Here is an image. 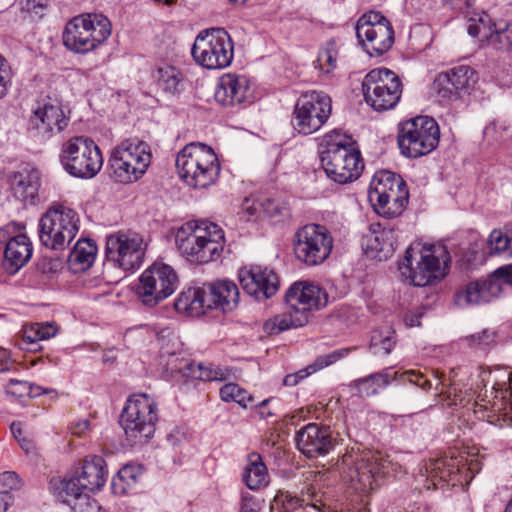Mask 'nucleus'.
Wrapping results in <instances>:
<instances>
[{
    "label": "nucleus",
    "mask_w": 512,
    "mask_h": 512,
    "mask_svg": "<svg viewBox=\"0 0 512 512\" xmlns=\"http://www.w3.org/2000/svg\"><path fill=\"white\" fill-rule=\"evenodd\" d=\"M489 253L512 257V238L500 230H493L488 240Z\"/></svg>",
    "instance_id": "47"
},
{
    "label": "nucleus",
    "mask_w": 512,
    "mask_h": 512,
    "mask_svg": "<svg viewBox=\"0 0 512 512\" xmlns=\"http://www.w3.org/2000/svg\"><path fill=\"white\" fill-rule=\"evenodd\" d=\"M97 254V246L89 239H79L68 257V267L73 273L88 270Z\"/></svg>",
    "instance_id": "35"
},
{
    "label": "nucleus",
    "mask_w": 512,
    "mask_h": 512,
    "mask_svg": "<svg viewBox=\"0 0 512 512\" xmlns=\"http://www.w3.org/2000/svg\"><path fill=\"white\" fill-rule=\"evenodd\" d=\"M20 485L19 478L15 472L5 471L0 474V486L5 489H15Z\"/></svg>",
    "instance_id": "53"
},
{
    "label": "nucleus",
    "mask_w": 512,
    "mask_h": 512,
    "mask_svg": "<svg viewBox=\"0 0 512 512\" xmlns=\"http://www.w3.org/2000/svg\"><path fill=\"white\" fill-rule=\"evenodd\" d=\"M60 161L71 176L83 179L95 177L103 166V156L97 144L85 136H74L62 144Z\"/></svg>",
    "instance_id": "12"
},
{
    "label": "nucleus",
    "mask_w": 512,
    "mask_h": 512,
    "mask_svg": "<svg viewBox=\"0 0 512 512\" xmlns=\"http://www.w3.org/2000/svg\"><path fill=\"white\" fill-rule=\"evenodd\" d=\"M154 77L159 87L168 93H176L182 81L181 72L177 68L169 65L158 67L154 73Z\"/></svg>",
    "instance_id": "41"
},
{
    "label": "nucleus",
    "mask_w": 512,
    "mask_h": 512,
    "mask_svg": "<svg viewBox=\"0 0 512 512\" xmlns=\"http://www.w3.org/2000/svg\"><path fill=\"white\" fill-rule=\"evenodd\" d=\"M362 92L368 106L383 112L393 109L399 103L403 84L394 71L384 67L376 68L365 75Z\"/></svg>",
    "instance_id": "14"
},
{
    "label": "nucleus",
    "mask_w": 512,
    "mask_h": 512,
    "mask_svg": "<svg viewBox=\"0 0 512 512\" xmlns=\"http://www.w3.org/2000/svg\"><path fill=\"white\" fill-rule=\"evenodd\" d=\"M440 130L437 122L428 116H418L399 123L397 143L407 158L429 154L439 144Z\"/></svg>",
    "instance_id": "11"
},
{
    "label": "nucleus",
    "mask_w": 512,
    "mask_h": 512,
    "mask_svg": "<svg viewBox=\"0 0 512 512\" xmlns=\"http://www.w3.org/2000/svg\"><path fill=\"white\" fill-rule=\"evenodd\" d=\"M468 34L474 38H478L481 42L487 41L489 43V37L491 36V28L486 25L483 18L479 20H472L468 24Z\"/></svg>",
    "instance_id": "49"
},
{
    "label": "nucleus",
    "mask_w": 512,
    "mask_h": 512,
    "mask_svg": "<svg viewBox=\"0 0 512 512\" xmlns=\"http://www.w3.org/2000/svg\"><path fill=\"white\" fill-rule=\"evenodd\" d=\"M356 36L370 56H381L394 44L391 22L379 11L364 13L356 23Z\"/></svg>",
    "instance_id": "15"
},
{
    "label": "nucleus",
    "mask_w": 512,
    "mask_h": 512,
    "mask_svg": "<svg viewBox=\"0 0 512 512\" xmlns=\"http://www.w3.org/2000/svg\"><path fill=\"white\" fill-rule=\"evenodd\" d=\"M175 165L179 177L188 186L199 189L213 185L221 170L213 148L201 142L185 145L177 153Z\"/></svg>",
    "instance_id": "4"
},
{
    "label": "nucleus",
    "mask_w": 512,
    "mask_h": 512,
    "mask_svg": "<svg viewBox=\"0 0 512 512\" xmlns=\"http://www.w3.org/2000/svg\"><path fill=\"white\" fill-rule=\"evenodd\" d=\"M240 512H257L255 502L251 499H244L241 503Z\"/></svg>",
    "instance_id": "63"
},
{
    "label": "nucleus",
    "mask_w": 512,
    "mask_h": 512,
    "mask_svg": "<svg viewBox=\"0 0 512 512\" xmlns=\"http://www.w3.org/2000/svg\"><path fill=\"white\" fill-rule=\"evenodd\" d=\"M55 495L60 502L75 511L90 512L94 509L87 489L82 487V483L75 475L61 480L55 487Z\"/></svg>",
    "instance_id": "27"
},
{
    "label": "nucleus",
    "mask_w": 512,
    "mask_h": 512,
    "mask_svg": "<svg viewBox=\"0 0 512 512\" xmlns=\"http://www.w3.org/2000/svg\"><path fill=\"white\" fill-rule=\"evenodd\" d=\"M39 186V172L36 169H23L13 173L10 177L11 191L23 203H34Z\"/></svg>",
    "instance_id": "31"
},
{
    "label": "nucleus",
    "mask_w": 512,
    "mask_h": 512,
    "mask_svg": "<svg viewBox=\"0 0 512 512\" xmlns=\"http://www.w3.org/2000/svg\"><path fill=\"white\" fill-rule=\"evenodd\" d=\"M219 393L223 401L235 402L243 408H246L253 401V396L236 383L223 385Z\"/></svg>",
    "instance_id": "45"
},
{
    "label": "nucleus",
    "mask_w": 512,
    "mask_h": 512,
    "mask_svg": "<svg viewBox=\"0 0 512 512\" xmlns=\"http://www.w3.org/2000/svg\"><path fill=\"white\" fill-rule=\"evenodd\" d=\"M261 205L263 207L264 213L269 217H273L281 213L280 206L274 200L267 199Z\"/></svg>",
    "instance_id": "56"
},
{
    "label": "nucleus",
    "mask_w": 512,
    "mask_h": 512,
    "mask_svg": "<svg viewBox=\"0 0 512 512\" xmlns=\"http://www.w3.org/2000/svg\"><path fill=\"white\" fill-rule=\"evenodd\" d=\"M396 344L395 332L389 328L376 330L370 340V350L374 355H388Z\"/></svg>",
    "instance_id": "42"
},
{
    "label": "nucleus",
    "mask_w": 512,
    "mask_h": 512,
    "mask_svg": "<svg viewBox=\"0 0 512 512\" xmlns=\"http://www.w3.org/2000/svg\"><path fill=\"white\" fill-rule=\"evenodd\" d=\"M89 428V423L87 421H81L78 422L73 428L72 433L76 435H82L85 433Z\"/></svg>",
    "instance_id": "64"
},
{
    "label": "nucleus",
    "mask_w": 512,
    "mask_h": 512,
    "mask_svg": "<svg viewBox=\"0 0 512 512\" xmlns=\"http://www.w3.org/2000/svg\"><path fill=\"white\" fill-rule=\"evenodd\" d=\"M205 285L203 287H191L179 294L174 307L178 312L190 316L204 314L208 308Z\"/></svg>",
    "instance_id": "33"
},
{
    "label": "nucleus",
    "mask_w": 512,
    "mask_h": 512,
    "mask_svg": "<svg viewBox=\"0 0 512 512\" xmlns=\"http://www.w3.org/2000/svg\"><path fill=\"white\" fill-rule=\"evenodd\" d=\"M474 70L468 66H458L436 78L438 94L443 99H451L461 92H467L475 83Z\"/></svg>",
    "instance_id": "26"
},
{
    "label": "nucleus",
    "mask_w": 512,
    "mask_h": 512,
    "mask_svg": "<svg viewBox=\"0 0 512 512\" xmlns=\"http://www.w3.org/2000/svg\"><path fill=\"white\" fill-rule=\"evenodd\" d=\"M191 54L194 61L205 69H223L233 60V41L223 28L207 29L196 36Z\"/></svg>",
    "instance_id": "13"
},
{
    "label": "nucleus",
    "mask_w": 512,
    "mask_h": 512,
    "mask_svg": "<svg viewBox=\"0 0 512 512\" xmlns=\"http://www.w3.org/2000/svg\"><path fill=\"white\" fill-rule=\"evenodd\" d=\"M194 377L202 381H223L229 376L226 368L212 363H200L194 372Z\"/></svg>",
    "instance_id": "48"
},
{
    "label": "nucleus",
    "mask_w": 512,
    "mask_h": 512,
    "mask_svg": "<svg viewBox=\"0 0 512 512\" xmlns=\"http://www.w3.org/2000/svg\"><path fill=\"white\" fill-rule=\"evenodd\" d=\"M69 122L60 103L51 99L39 102L29 118L30 128L42 139L63 131Z\"/></svg>",
    "instance_id": "21"
},
{
    "label": "nucleus",
    "mask_w": 512,
    "mask_h": 512,
    "mask_svg": "<svg viewBox=\"0 0 512 512\" xmlns=\"http://www.w3.org/2000/svg\"><path fill=\"white\" fill-rule=\"evenodd\" d=\"M333 248V237L322 225L308 224L295 234L294 252L298 260L309 266L323 263Z\"/></svg>",
    "instance_id": "19"
},
{
    "label": "nucleus",
    "mask_w": 512,
    "mask_h": 512,
    "mask_svg": "<svg viewBox=\"0 0 512 512\" xmlns=\"http://www.w3.org/2000/svg\"><path fill=\"white\" fill-rule=\"evenodd\" d=\"M208 308L220 309L223 312L232 311L238 304L239 290L237 285L229 280H220L205 285Z\"/></svg>",
    "instance_id": "28"
},
{
    "label": "nucleus",
    "mask_w": 512,
    "mask_h": 512,
    "mask_svg": "<svg viewBox=\"0 0 512 512\" xmlns=\"http://www.w3.org/2000/svg\"><path fill=\"white\" fill-rule=\"evenodd\" d=\"M366 251L373 257H388L393 254L397 246L396 231L391 226H382L380 223L371 226L366 236Z\"/></svg>",
    "instance_id": "29"
},
{
    "label": "nucleus",
    "mask_w": 512,
    "mask_h": 512,
    "mask_svg": "<svg viewBox=\"0 0 512 512\" xmlns=\"http://www.w3.org/2000/svg\"><path fill=\"white\" fill-rule=\"evenodd\" d=\"M404 380L420 387L422 390L428 391L432 387L431 381L420 371L408 370L400 375Z\"/></svg>",
    "instance_id": "50"
},
{
    "label": "nucleus",
    "mask_w": 512,
    "mask_h": 512,
    "mask_svg": "<svg viewBox=\"0 0 512 512\" xmlns=\"http://www.w3.org/2000/svg\"><path fill=\"white\" fill-rule=\"evenodd\" d=\"M298 449L307 457L325 455L332 447L329 430L316 423H309L296 436Z\"/></svg>",
    "instance_id": "25"
},
{
    "label": "nucleus",
    "mask_w": 512,
    "mask_h": 512,
    "mask_svg": "<svg viewBox=\"0 0 512 512\" xmlns=\"http://www.w3.org/2000/svg\"><path fill=\"white\" fill-rule=\"evenodd\" d=\"M426 470L431 478L448 482L459 469L452 458H439L432 460Z\"/></svg>",
    "instance_id": "43"
},
{
    "label": "nucleus",
    "mask_w": 512,
    "mask_h": 512,
    "mask_svg": "<svg viewBox=\"0 0 512 512\" xmlns=\"http://www.w3.org/2000/svg\"><path fill=\"white\" fill-rule=\"evenodd\" d=\"M53 390H49V389H44L42 388L41 386H38V385H35V384H32L30 383V388H29V394H28V397H38L42 394H46V393H50L52 392Z\"/></svg>",
    "instance_id": "59"
},
{
    "label": "nucleus",
    "mask_w": 512,
    "mask_h": 512,
    "mask_svg": "<svg viewBox=\"0 0 512 512\" xmlns=\"http://www.w3.org/2000/svg\"><path fill=\"white\" fill-rule=\"evenodd\" d=\"M152 153L148 143L138 138H127L111 151L109 167L111 177L117 183L138 181L151 163Z\"/></svg>",
    "instance_id": "5"
},
{
    "label": "nucleus",
    "mask_w": 512,
    "mask_h": 512,
    "mask_svg": "<svg viewBox=\"0 0 512 512\" xmlns=\"http://www.w3.org/2000/svg\"><path fill=\"white\" fill-rule=\"evenodd\" d=\"M242 289L257 300H264L275 295L279 289L277 274L268 267L251 265L239 270Z\"/></svg>",
    "instance_id": "22"
},
{
    "label": "nucleus",
    "mask_w": 512,
    "mask_h": 512,
    "mask_svg": "<svg viewBox=\"0 0 512 512\" xmlns=\"http://www.w3.org/2000/svg\"><path fill=\"white\" fill-rule=\"evenodd\" d=\"M332 111L331 98L318 91L302 94L293 112V126L299 134L310 135L318 131Z\"/></svg>",
    "instance_id": "17"
},
{
    "label": "nucleus",
    "mask_w": 512,
    "mask_h": 512,
    "mask_svg": "<svg viewBox=\"0 0 512 512\" xmlns=\"http://www.w3.org/2000/svg\"><path fill=\"white\" fill-rule=\"evenodd\" d=\"M177 285L178 277L174 269L156 262L141 274L136 292L144 305L154 307L171 296Z\"/></svg>",
    "instance_id": "16"
},
{
    "label": "nucleus",
    "mask_w": 512,
    "mask_h": 512,
    "mask_svg": "<svg viewBox=\"0 0 512 512\" xmlns=\"http://www.w3.org/2000/svg\"><path fill=\"white\" fill-rule=\"evenodd\" d=\"M175 241L179 252L189 262L206 264L220 258L225 236L217 224L207 220H196L179 227Z\"/></svg>",
    "instance_id": "3"
},
{
    "label": "nucleus",
    "mask_w": 512,
    "mask_h": 512,
    "mask_svg": "<svg viewBox=\"0 0 512 512\" xmlns=\"http://www.w3.org/2000/svg\"><path fill=\"white\" fill-rule=\"evenodd\" d=\"M422 317V312H410L407 313L404 317V321L409 327H416L420 325V318Z\"/></svg>",
    "instance_id": "57"
},
{
    "label": "nucleus",
    "mask_w": 512,
    "mask_h": 512,
    "mask_svg": "<svg viewBox=\"0 0 512 512\" xmlns=\"http://www.w3.org/2000/svg\"><path fill=\"white\" fill-rule=\"evenodd\" d=\"M398 372L391 373L389 369L371 374L353 382L354 388L362 397H372L385 389L393 380L397 379Z\"/></svg>",
    "instance_id": "36"
},
{
    "label": "nucleus",
    "mask_w": 512,
    "mask_h": 512,
    "mask_svg": "<svg viewBox=\"0 0 512 512\" xmlns=\"http://www.w3.org/2000/svg\"><path fill=\"white\" fill-rule=\"evenodd\" d=\"M11 502V496L7 492H0V512H6Z\"/></svg>",
    "instance_id": "61"
},
{
    "label": "nucleus",
    "mask_w": 512,
    "mask_h": 512,
    "mask_svg": "<svg viewBox=\"0 0 512 512\" xmlns=\"http://www.w3.org/2000/svg\"><path fill=\"white\" fill-rule=\"evenodd\" d=\"M58 329L53 323H32L23 329V339L27 343H36L56 335Z\"/></svg>",
    "instance_id": "44"
},
{
    "label": "nucleus",
    "mask_w": 512,
    "mask_h": 512,
    "mask_svg": "<svg viewBox=\"0 0 512 512\" xmlns=\"http://www.w3.org/2000/svg\"><path fill=\"white\" fill-rule=\"evenodd\" d=\"M307 323L306 318L299 316L291 309L278 314L264 323V330L269 334H279L291 328H297Z\"/></svg>",
    "instance_id": "38"
},
{
    "label": "nucleus",
    "mask_w": 512,
    "mask_h": 512,
    "mask_svg": "<svg viewBox=\"0 0 512 512\" xmlns=\"http://www.w3.org/2000/svg\"><path fill=\"white\" fill-rule=\"evenodd\" d=\"M242 480L250 490H260L269 484L268 470L260 454L253 452L248 455Z\"/></svg>",
    "instance_id": "34"
},
{
    "label": "nucleus",
    "mask_w": 512,
    "mask_h": 512,
    "mask_svg": "<svg viewBox=\"0 0 512 512\" xmlns=\"http://www.w3.org/2000/svg\"><path fill=\"white\" fill-rule=\"evenodd\" d=\"M30 382L11 379L6 385V393L16 398L28 397Z\"/></svg>",
    "instance_id": "52"
},
{
    "label": "nucleus",
    "mask_w": 512,
    "mask_h": 512,
    "mask_svg": "<svg viewBox=\"0 0 512 512\" xmlns=\"http://www.w3.org/2000/svg\"><path fill=\"white\" fill-rule=\"evenodd\" d=\"M143 469L139 465L123 466L116 477L113 478V487L120 493H127L142 477Z\"/></svg>",
    "instance_id": "39"
},
{
    "label": "nucleus",
    "mask_w": 512,
    "mask_h": 512,
    "mask_svg": "<svg viewBox=\"0 0 512 512\" xmlns=\"http://www.w3.org/2000/svg\"><path fill=\"white\" fill-rule=\"evenodd\" d=\"M368 197L380 216L394 218L405 210L409 193L400 176L381 170L374 174L370 182Z\"/></svg>",
    "instance_id": "9"
},
{
    "label": "nucleus",
    "mask_w": 512,
    "mask_h": 512,
    "mask_svg": "<svg viewBox=\"0 0 512 512\" xmlns=\"http://www.w3.org/2000/svg\"><path fill=\"white\" fill-rule=\"evenodd\" d=\"M340 45L335 39L327 40L319 49L315 68L323 76L331 75L338 67Z\"/></svg>",
    "instance_id": "37"
},
{
    "label": "nucleus",
    "mask_w": 512,
    "mask_h": 512,
    "mask_svg": "<svg viewBox=\"0 0 512 512\" xmlns=\"http://www.w3.org/2000/svg\"><path fill=\"white\" fill-rule=\"evenodd\" d=\"M33 246L30 239L23 234L12 237L4 249V264L10 273H15L31 259Z\"/></svg>",
    "instance_id": "32"
},
{
    "label": "nucleus",
    "mask_w": 512,
    "mask_h": 512,
    "mask_svg": "<svg viewBox=\"0 0 512 512\" xmlns=\"http://www.w3.org/2000/svg\"><path fill=\"white\" fill-rule=\"evenodd\" d=\"M285 299L287 307L306 318L308 322L310 311L325 306L328 296L319 286L307 281H299L288 289Z\"/></svg>",
    "instance_id": "23"
},
{
    "label": "nucleus",
    "mask_w": 512,
    "mask_h": 512,
    "mask_svg": "<svg viewBox=\"0 0 512 512\" xmlns=\"http://www.w3.org/2000/svg\"><path fill=\"white\" fill-rule=\"evenodd\" d=\"M489 37V45L496 50H512V24L500 23Z\"/></svg>",
    "instance_id": "46"
},
{
    "label": "nucleus",
    "mask_w": 512,
    "mask_h": 512,
    "mask_svg": "<svg viewBox=\"0 0 512 512\" xmlns=\"http://www.w3.org/2000/svg\"><path fill=\"white\" fill-rule=\"evenodd\" d=\"M502 407L499 408L500 410H503L505 415H512V388H506L502 392Z\"/></svg>",
    "instance_id": "55"
},
{
    "label": "nucleus",
    "mask_w": 512,
    "mask_h": 512,
    "mask_svg": "<svg viewBox=\"0 0 512 512\" xmlns=\"http://www.w3.org/2000/svg\"><path fill=\"white\" fill-rule=\"evenodd\" d=\"M442 2L451 9L463 11L473 7L476 0H442Z\"/></svg>",
    "instance_id": "54"
},
{
    "label": "nucleus",
    "mask_w": 512,
    "mask_h": 512,
    "mask_svg": "<svg viewBox=\"0 0 512 512\" xmlns=\"http://www.w3.org/2000/svg\"><path fill=\"white\" fill-rule=\"evenodd\" d=\"M342 466L356 489L372 490L377 478L390 473L392 462L379 451L351 447L342 457Z\"/></svg>",
    "instance_id": "7"
},
{
    "label": "nucleus",
    "mask_w": 512,
    "mask_h": 512,
    "mask_svg": "<svg viewBox=\"0 0 512 512\" xmlns=\"http://www.w3.org/2000/svg\"><path fill=\"white\" fill-rule=\"evenodd\" d=\"M450 261L446 246L415 242L406 249L399 271L410 284L425 287L446 277Z\"/></svg>",
    "instance_id": "1"
},
{
    "label": "nucleus",
    "mask_w": 512,
    "mask_h": 512,
    "mask_svg": "<svg viewBox=\"0 0 512 512\" xmlns=\"http://www.w3.org/2000/svg\"><path fill=\"white\" fill-rule=\"evenodd\" d=\"M11 82V69L6 59L0 55V99H2L7 94Z\"/></svg>",
    "instance_id": "51"
},
{
    "label": "nucleus",
    "mask_w": 512,
    "mask_h": 512,
    "mask_svg": "<svg viewBox=\"0 0 512 512\" xmlns=\"http://www.w3.org/2000/svg\"><path fill=\"white\" fill-rule=\"evenodd\" d=\"M145 251L143 237L134 231H117L106 238L108 261L125 271L138 269L142 265Z\"/></svg>",
    "instance_id": "18"
},
{
    "label": "nucleus",
    "mask_w": 512,
    "mask_h": 512,
    "mask_svg": "<svg viewBox=\"0 0 512 512\" xmlns=\"http://www.w3.org/2000/svg\"><path fill=\"white\" fill-rule=\"evenodd\" d=\"M503 285L512 286V265L498 268L486 280L467 284L455 294V304L464 308L490 302L502 293Z\"/></svg>",
    "instance_id": "20"
},
{
    "label": "nucleus",
    "mask_w": 512,
    "mask_h": 512,
    "mask_svg": "<svg viewBox=\"0 0 512 512\" xmlns=\"http://www.w3.org/2000/svg\"><path fill=\"white\" fill-rule=\"evenodd\" d=\"M269 401V399H265L256 407L261 418H267L272 415V412L266 407Z\"/></svg>",
    "instance_id": "60"
},
{
    "label": "nucleus",
    "mask_w": 512,
    "mask_h": 512,
    "mask_svg": "<svg viewBox=\"0 0 512 512\" xmlns=\"http://www.w3.org/2000/svg\"><path fill=\"white\" fill-rule=\"evenodd\" d=\"M107 466L105 460L101 456L90 455L83 460L80 471L76 473V477L82 483V487L88 492L100 490L107 480Z\"/></svg>",
    "instance_id": "30"
},
{
    "label": "nucleus",
    "mask_w": 512,
    "mask_h": 512,
    "mask_svg": "<svg viewBox=\"0 0 512 512\" xmlns=\"http://www.w3.org/2000/svg\"><path fill=\"white\" fill-rule=\"evenodd\" d=\"M77 211L63 203H53L40 219V241L52 250H64L80 230Z\"/></svg>",
    "instance_id": "6"
},
{
    "label": "nucleus",
    "mask_w": 512,
    "mask_h": 512,
    "mask_svg": "<svg viewBox=\"0 0 512 512\" xmlns=\"http://www.w3.org/2000/svg\"><path fill=\"white\" fill-rule=\"evenodd\" d=\"M112 25L102 14H84L65 26L63 43L75 53L85 54L101 45L111 35Z\"/></svg>",
    "instance_id": "8"
},
{
    "label": "nucleus",
    "mask_w": 512,
    "mask_h": 512,
    "mask_svg": "<svg viewBox=\"0 0 512 512\" xmlns=\"http://www.w3.org/2000/svg\"><path fill=\"white\" fill-rule=\"evenodd\" d=\"M157 422V404L147 394L131 396L120 417L125 435L133 445L144 443L152 438Z\"/></svg>",
    "instance_id": "10"
},
{
    "label": "nucleus",
    "mask_w": 512,
    "mask_h": 512,
    "mask_svg": "<svg viewBox=\"0 0 512 512\" xmlns=\"http://www.w3.org/2000/svg\"><path fill=\"white\" fill-rule=\"evenodd\" d=\"M434 377L438 380V382H437V384L435 386V390L439 394H445V395H447V398H450L452 393H453L452 387L449 386L448 388H446V385H445L444 381H442L440 379V374H438L437 372L434 373Z\"/></svg>",
    "instance_id": "58"
},
{
    "label": "nucleus",
    "mask_w": 512,
    "mask_h": 512,
    "mask_svg": "<svg viewBox=\"0 0 512 512\" xmlns=\"http://www.w3.org/2000/svg\"><path fill=\"white\" fill-rule=\"evenodd\" d=\"M250 80L244 75L227 73L219 78L215 99L222 105L241 104L252 97Z\"/></svg>",
    "instance_id": "24"
},
{
    "label": "nucleus",
    "mask_w": 512,
    "mask_h": 512,
    "mask_svg": "<svg viewBox=\"0 0 512 512\" xmlns=\"http://www.w3.org/2000/svg\"><path fill=\"white\" fill-rule=\"evenodd\" d=\"M11 432L14 436V438L17 440V441H20L21 438H23V430H22V424L21 422H13L11 424Z\"/></svg>",
    "instance_id": "62"
},
{
    "label": "nucleus",
    "mask_w": 512,
    "mask_h": 512,
    "mask_svg": "<svg viewBox=\"0 0 512 512\" xmlns=\"http://www.w3.org/2000/svg\"><path fill=\"white\" fill-rule=\"evenodd\" d=\"M348 353L349 349L342 348L339 350L332 351L329 354L321 355L317 357L312 364L308 365L304 369L299 370L295 374L297 375L298 380L301 381L308 377L309 375L336 363L340 359L346 357Z\"/></svg>",
    "instance_id": "40"
},
{
    "label": "nucleus",
    "mask_w": 512,
    "mask_h": 512,
    "mask_svg": "<svg viewBox=\"0 0 512 512\" xmlns=\"http://www.w3.org/2000/svg\"><path fill=\"white\" fill-rule=\"evenodd\" d=\"M321 145V163L332 181L347 184L360 177L364 163L361 152L351 136L340 131H332L323 137Z\"/></svg>",
    "instance_id": "2"
}]
</instances>
